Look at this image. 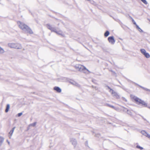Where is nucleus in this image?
I'll use <instances>...</instances> for the list:
<instances>
[{"mask_svg":"<svg viewBox=\"0 0 150 150\" xmlns=\"http://www.w3.org/2000/svg\"><path fill=\"white\" fill-rule=\"evenodd\" d=\"M109 34L110 33L109 31L108 30H107L105 33L104 35L105 37H107L108 36V35H109Z\"/></svg>","mask_w":150,"mask_h":150,"instance_id":"nucleus-15","label":"nucleus"},{"mask_svg":"<svg viewBox=\"0 0 150 150\" xmlns=\"http://www.w3.org/2000/svg\"><path fill=\"white\" fill-rule=\"evenodd\" d=\"M17 24L19 28L23 30L25 32L28 33L30 34H33V32L31 29L29 27L25 24L24 23L21 21H18L17 22Z\"/></svg>","mask_w":150,"mask_h":150,"instance_id":"nucleus-1","label":"nucleus"},{"mask_svg":"<svg viewBox=\"0 0 150 150\" xmlns=\"http://www.w3.org/2000/svg\"><path fill=\"white\" fill-rule=\"evenodd\" d=\"M70 82L71 83L74 85H75L78 87L80 86V85L78 83H77L74 81H71Z\"/></svg>","mask_w":150,"mask_h":150,"instance_id":"nucleus-10","label":"nucleus"},{"mask_svg":"<svg viewBox=\"0 0 150 150\" xmlns=\"http://www.w3.org/2000/svg\"><path fill=\"white\" fill-rule=\"evenodd\" d=\"M145 136H146V137H147L148 138H150V135L148 134L147 133Z\"/></svg>","mask_w":150,"mask_h":150,"instance_id":"nucleus-27","label":"nucleus"},{"mask_svg":"<svg viewBox=\"0 0 150 150\" xmlns=\"http://www.w3.org/2000/svg\"><path fill=\"white\" fill-rule=\"evenodd\" d=\"M108 40L109 42L112 45H113L115 42V40L114 39V37L113 36H110L108 38Z\"/></svg>","mask_w":150,"mask_h":150,"instance_id":"nucleus-6","label":"nucleus"},{"mask_svg":"<svg viewBox=\"0 0 150 150\" xmlns=\"http://www.w3.org/2000/svg\"><path fill=\"white\" fill-rule=\"evenodd\" d=\"M122 110L125 112H127V110H128L127 108L123 107V109H122Z\"/></svg>","mask_w":150,"mask_h":150,"instance_id":"nucleus-24","label":"nucleus"},{"mask_svg":"<svg viewBox=\"0 0 150 150\" xmlns=\"http://www.w3.org/2000/svg\"><path fill=\"white\" fill-rule=\"evenodd\" d=\"M54 89L58 93H60L61 91V89L58 87H54Z\"/></svg>","mask_w":150,"mask_h":150,"instance_id":"nucleus-11","label":"nucleus"},{"mask_svg":"<svg viewBox=\"0 0 150 150\" xmlns=\"http://www.w3.org/2000/svg\"><path fill=\"white\" fill-rule=\"evenodd\" d=\"M107 105L108 106H109V107H110L114 109H115V110H116V108L114 106H113V105H110L109 104H107Z\"/></svg>","mask_w":150,"mask_h":150,"instance_id":"nucleus-22","label":"nucleus"},{"mask_svg":"<svg viewBox=\"0 0 150 150\" xmlns=\"http://www.w3.org/2000/svg\"><path fill=\"white\" fill-rule=\"evenodd\" d=\"M4 140V138L1 137H0V143L1 144L2 143Z\"/></svg>","mask_w":150,"mask_h":150,"instance_id":"nucleus-20","label":"nucleus"},{"mask_svg":"<svg viewBox=\"0 0 150 150\" xmlns=\"http://www.w3.org/2000/svg\"><path fill=\"white\" fill-rule=\"evenodd\" d=\"M136 147L138 149H139L141 150H142L143 149V148L139 145H137L136 146Z\"/></svg>","mask_w":150,"mask_h":150,"instance_id":"nucleus-25","label":"nucleus"},{"mask_svg":"<svg viewBox=\"0 0 150 150\" xmlns=\"http://www.w3.org/2000/svg\"><path fill=\"white\" fill-rule=\"evenodd\" d=\"M136 28L140 32L142 33L143 32V31L140 28L138 25H137Z\"/></svg>","mask_w":150,"mask_h":150,"instance_id":"nucleus-16","label":"nucleus"},{"mask_svg":"<svg viewBox=\"0 0 150 150\" xmlns=\"http://www.w3.org/2000/svg\"><path fill=\"white\" fill-rule=\"evenodd\" d=\"M141 133L142 134L144 135L145 136L146 135L147 133V132L144 130L142 131L141 132Z\"/></svg>","mask_w":150,"mask_h":150,"instance_id":"nucleus-23","label":"nucleus"},{"mask_svg":"<svg viewBox=\"0 0 150 150\" xmlns=\"http://www.w3.org/2000/svg\"><path fill=\"white\" fill-rule=\"evenodd\" d=\"M15 127H13L12 130H11V131L9 133V134L10 135L9 136V138L11 139V136L12 135V134H13V133L14 132V131L15 129Z\"/></svg>","mask_w":150,"mask_h":150,"instance_id":"nucleus-9","label":"nucleus"},{"mask_svg":"<svg viewBox=\"0 0 150 150\" xmlns=\"http://www.w3.org/2000/svg\"><path fill=\"white\" fill-rule=\"evenodd\" d=\"M127 114L129 115H132V113L131 111L130 110H127Z\"/></svg>","mask_w":150,"mask_h":150,"instance_id":"nucleus-21","label":"nucleus"},{"mask_svg":"<svg viewBox=\"0 0 150 150\" xmlns=\"http://www.w3.org/2000/svg\"><path fill=\"white\" fill-rule=\"evenodd\" d=\"M47 27L52 32H53L57 34L61 35L64 37V35L62 34V31L61 30L57 31V28L55 27H52V25L49 24H47Z\"/></svg>","mask_w":150,"mask_h":150,"instance_id":"nucleus-3","label":"nucleus"},{"mask_svg":"<svg viewBox=\"0 0 150 150\" xmlns=\"http://www.w3.org/2000/svg\"><path fill=\"white\" fill-rule=\"evenodd\" d=\"M22 115V112H21V113H18V117H20Z\"/></svg>","mask_w":150,"mask_h":150,"instance_id":"nucleus-26","label":"nucleus"},{"mask_svg":"<svg viewBox=\"0 0 150 150\" xmlns=\"http://www.w3.org/2000/svg\"><path fill=\"white\" fill-rule=\"evenodd\" d=\"M136 84L138 85L140 87H141V88H142V89H143L145 90H146V91H149V92H150V90L149 89H148L146 88H145L144 87H143L141 86H140V85H138V84Z\"/></svg>","mask_w":150,"mask_h":150,"instance_id":"nucleus-13","label":"nucleus"},{"mask_svg":"<svg viewBox=\"0 0 150 150\" xmlns=\"http://www.w3.org/2000/svg\"><path fill=\"white\" fill-rule=\"evenodd\" d=\"M70 141L72 144L75 147L77 144V141L76 139L74 138H71L70 139Z\"/></svg>","mask_w":150,"mask_h":150,"instance_id":"nucleus-7","label":"nucleus"},{"mask_svg":"<svg viewBox=\"0 0 150 150\" xmlns=\"http://www.w3.org/2000/svg\"><path fill=\"white\" fill-rule=\"evenodd\" d=\"M36 123H37L36 122H34L33 123L30 124L28 126L29 127H30L31 126L34 127L36 125Z\"/></svg>","mask_w":150,"mask_h":150,"instance_id":"nucleus-17","label":"nucleus"},{"mask_svg":"<svg viewBox=\"0 0 150 150\" xmlns=\"http://www.w3.org/2000/svg\"><path fill=\"white\" fill-rule=\"evenodd\" d=\"M75 67L76 69L79 71H83V72L85 73H86V71L90 72L85 67L80 64H77L75 66Z\"/></svg>","mask_w":150,"mask_h":150,"instance_id":"nucleus-5","label":"nucleus"},{"mask_svg":"<svg viewBox=\"0 0 150 150\" xmlns=\"http://www.w3.org/2000/svg\"><path fill=\"white\" fill-rule=\"evenodd\" d=\"M132 21L133 23L136 25V27H137V25H137L136 23L135 22V21L133 20H132Z\"/></svg>","mask_w":150,"mask_h":150,"instance_id":"nucleus-28","label":"nucleus"},{"mask_svg":"<svg viewBox=\"0 0 150 150\" xmlns=\"http://www.w3.org/2000/svg\"><path fill=\"white\" fill-rule=\"evenodd\" d=\"M109 92L111 93L112 94L113 96H115L116 98H117V97H118V96L117 94V93L112 89H110V91Z\"/></svg>","mask_w":150,"mask_h":150,"instance_id":"nucleus-8","label":"nucleus"},{"mask_svg":"<svg viewBox=\"0 0 150 150\" xmlns=\"http://www.w3.org/2000/svg\"><path fill=\"white\" fill-rule=\"evenodd\" d=\"M148 108L150 109V107H148Z\"/></svg>","mask_w":150,"mask_h":150,"instance_id":"nucleus-33","label":"nucleus"},{"mask_svg":"<svg viewBox=\"0 0 150 150\" xmlns=\"http://www.w3.org/2000/svg\"><path fill=\"white\" fill-rule=\"evenodd\" d=\"M145 57L146 58H149L150 57V55L147 52H146L144 55Z\"/></svg>","mask_w":150,"mask_h":150,"instance_id":"nucleus-19","label":"nucleus"},{"mask_svg":"<svg viewBox=\"0 0 150 150\" xmlns=\"http://www.w3.org/2000/svg\"><path fill=\"white\" fill-rule=\"evenodd\" d=\"M112 71V72H113L114 73H115V72H113V71Z\"/></svg>","mask_w":150,"mask_h":150,"instance_id":"nucleus-32","label":"nucleus"},{"mask_svg":"<svg viewBox=\"0 0 150 150\" xmlns=\"http://www.w3.org/2000/svg\"><path fill=\"white\" fill-rule=\"evenodd\" d=\"M123 100L126 102H127V100L125 98H123Z\"/></svg>","mask_w":150,"mask_h":150,"instance_id":"nucleus-29","label":"nucleus"},{"mask_svg":"<svg viewBox=\"0 0 150 150\" xmlns=\"http://www.w3.org/2000/svg\"><path fill=\"white\" fill-rule=\"evenodd\" d=\"M140 52L144 55L146 52V50L143 49H141L140 50Z\"/></svg>","mask_w":150,"mask_h":150,"instance_id":"nucleus-14","label":"nucleus"},{"mask_svg":"<svg viewBox=\"0 0 150 150\" xmlns=\"http://www.w3.org/2000/svg\"><path fill=\"white\" fill-rule=\"evenodd\" d=\"M108 88V89H110H110H111L109 86H107Z\"/></svg>","mask_w":150,"mask_h":150,"instance_id":"nucleus-30","label":"nucleus"},{"mask_svg":"<svg viewBox=\"0 0 150 150\" xmlns=\"http://www.w3.org/2000/svg\"><path fill=\"white\" fill-rule=\"evenodd\" d=\"M10 108V105L9 104H7L6 107V108L5 110V112H8Z\"/></svg>","mask_w":150,"mask_h":150,"instance_id":"nucleus-12","label":"nucleus"},{"mask_svg":"<svg viewBox=\"0 0 150 150\" xmlns=\"http://www.w3.org/2000/svg\"><path fill=\"white\" fill-rule=\"evenodd\" d=\"M4 52L5 51L4 49L0 47V54H3Z\"/></svg>","mask_w":150,"mask_h":150,"instance_id":"nucleus-18","label":"nucleus"},{"mask_svg":"<svg viewBox=\"0 0 150 150\" xmlns=\"http://www.w3.org/2000/svg\"><path fill=\"white\" fill-rule=\"evenodd\" d=\"M7 142L8 144H10V142H9L8 141V140H7Z\"/></svg>","mask_w":150,"mask_h":150,"instance_id":"nucleus-31","label":"nucleus"},{"mask_svg":"<svg viewBox=\"0 0 150 150\" xmlns=\"http://www.w3.org/2000/svg\"><path fill=\"white\" fill-rule=\"evenodd\" d=\"M131 98L133 99L136 102L137 104L140 105L141 104L142 106L144 107H147V103L144 101L138 98L134 95H131L130 96Z\"/></svg>","mask_w":150,"mask_h":150,"instance_id":"nucleus-2","label":"nucleus"},{"mask_svg":"<svg viewBox=\"0 0 150 150\" xmlns=\"http://www.w3.org/2000/svg\"><path fill=\"white\" fill-rule=\"evenodd\" d=\"M8 45L11 48L21 49L22 48L21 45L18 43H10L8 44Z\"/></svg>","mask_w":150,"mask_h":150,"instance_id":"nucleus-4","label":"nucleus"}]
</instances>
